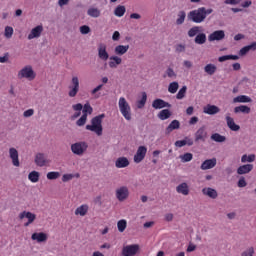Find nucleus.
Segmentation results:
<instances>
[{
    "label": "nucleus",
    "mask_w": 256,
    "mask_h": 256,
    "mask_svg": "<svg viewBox=\"0 0 256 256\" xmlns=\"http://www.w3.org/2000/svg\"><path fill=\"white\" fill-rule=\"evenodd\" d=\"M213 13V9H206L205 7H200L198 9L188 12V20L192 23L200 24L207 19V16Z\"/></svg>",
    "instance_id": "obj_1"
},
{
    "label": "nucleus",
    "mask_w": 256,
    "mask_h": 256,
    "mask_svg": "<svg viewBox=\"0 0 256 256\" xmlns=\"http://www.w3.org/2000/svg\"><path fill=\"white\" fill-rule=\"evenodd\" d=\"M105 118V114H100L93 119H91V125H86V130L90 132H94L95 135L102 136L103 135V126L102 119Z\"/></svg>",
    "instance_id": "obj_2"
},
{
    "label": "nucleus",
    "mask_w": 256,
    "mask_h": 256,
    "mask_svg": "<svg viewBox=\"0 0 256 256\" xmlns=\"http://www.w3.org/2000/svg\"><path fill=\"white\" fill-rule=\"evenodd\" d=\"M118 109L120 110L122 117L125 118L126 121H131V106L124 96H121L120 99H118Z\"/></svg>",
    "instance_id": "obj_3"
},
{
    "label": "nucleus",
    "mask_w": 256,
    "mask_h": 256,
    "mask_svg": "<svg viewBox=\"0 0 256 256\" xmlns=\"http://www.w3.org/2000/svg\"><path fill=\"white\" fill-rule=\"evenodd\" d=\"M36 77V71H34L31 65H25L18 71L19 80L34 81Z\"/></svg>",
    "instance_id": "obj_4"
},
{
    "label": "nucleus",
    "mask_w": 256,
    "mask_h": 256,
    "mask_svg": "<svg viewBox=\"0 0 256 256\" xmlns=\"http://www.w3.org/2000/svg\"><path fill=\"white\" fill-rule=\"evenodd\" d=\"M88 143L85 141H79L74 144H71L70 150L72 154L82 157L84 153L87 152L88 150Z\"/></svg>",
    "instance_id": "obj_5"
},
{
    "label": "nucleus",
    "mask_w": 256,
    "mask_h": 256,
    "mask_svg": "<svg viewBox=\"0 0 256 256\" xmlns=\"http://www.w3.org/2000/svg\"><path fill=\"white\" fill-rule=\"evenodd\" d=\"M80 89V83H79V78L78 76H74L71 78V85L68 86V96L70 98H74L77 96L78 92Z\"/></svg>",
    "instance_id": "obj_6"
},
{
    "label": "nucleus",
    "mask_w": 256,
    "mask_h": 256,
    "mask_svg": "<svg viewBox=\"0 0 256 256\" xmlns=\"http://www.w3.org/2000/svg\"><path fill=\"white\" fill-rule=\"evenodd\" d=\"M19 219L24 220L26 219V222L24 223V227H29L36 221L37 215L35 213H32L30 211H23L19 213Z\"/></svg>",
    "instance_id": "obj_7"
},
{
    "label": "nucleus",
    "mask_w": 256,
    "mask_h": 256,
    "mask_svg": "<svg viewBox=\"0 0 256 256\" xmlns=\"http://www.w3.org/2000/svg\"><path fill=\"white\" fill-rule=\"evenodd\" d=\"M115 196L116 199L120 202L126 201L130 196L129 188H127V186L118 187L115 191Z\"/></svg>",
    "instance_id": "obj_8"
},
{
    "label": "nucleus",
    "mask_w": 256,
    "mask_h": 256,
    "mask_svg": "<svg viewBox=\"0 0 256 256\" xmlns=\"http://www.w3.org/2000/svg\"><path fill=\"white\" fill-rule=\"evenodd\" d=\"M140 246L138 244H131L123 246L121 255L122 256H135L138 254Z\"/></svg>",
    "instance_id": "obj_9"
},
{
    "label": "nucleus",
    "mask_w": 256,
    "mask_h": 256,
    "mask_svg": "<svg viewBox=\"0 0 256 256\" xmlns=\"http://www.w3.org/2000/svg\"><path fill=\"white\" fill-rule=\"evenodd\" d=\"M147 147L145 146H140L137 148L136 154L134 155V162L136 164H140L141 161L145 159V156H147Z\"/></svg>",
    "instance_id": "obj_10"
},
{
    "label": "nucleus",
    "mask_w": 256,
    "mask_h": 256,
    "mask_svg": "<svg viewBox=\"0 0 256 256\" xmlns=\"http://www.w3.org/2000/svg\"><path fill=\"white\" fill-rule=\"evenodd\" d=\"M34 162L35 165H37L40 168L49 166L51 163V161L46 158L45 154L42 153H38L35 155Z\"/></svg>",
    "instance_id": "obj_11"
},
{
    "label": "nucleus",
    "mask_w": 256,
    "mask_h": 256,
    "mask_svg": "<svg viewBox=\"0 0 256 256\" xmlns=\"http://www.w3.org/2000/svg\"><path fill=\"white\" fill-rule=\"evenodd\" d=\"M9 157L11 159L12 165L14 167H19L20 166V161H19V151L15 147H10L9 148Z\"/></svg>",
    "instance_id": "obj_12"
},
{
    "label": "nucleus",
    "mask_w": 256,
    "mask_h": 256,
    "mask_svg": "<svg viewBox=\"0 0 256 256\" xmlns=\"http://www.w3.org/2000/svg\"><path fill=\"white\" fill-rule=\"evenodd\" d=\"M43 33V25H37L36 27H34L28 34V40L32 41L34 39H38L39 37L42 36Z\"/></svg>",
    "instance_id": "obj_13"
},
{
    "label": "nucleus",
    "mask_w": 256,
    "mask_h": 256,
    "mask_svg": "<svg viewBox=\"0 0 256 256\" xmlns=\"http://www.w3.org/2000/svg\"><path fill=\"white\" fill-rule=\"evenodd\" d=\"M225 37H226V33L223 30H218L209 34V36H207V40L209 42L223 41Z\"/></svg>",
    "instance_id": "obj_14"
},
{
    "label": "nucleus",
    "mask_w": 256,
    "mask_h": 256,
    "mask_svg": "<svg viewBox=\"0 0 256 256\" xmlns=\"http://www.w3.org/2000/svg\"><path fill=\"white\" fill-rule=\"evenodd\" d=\"M110 57V54L107 52V46L105 44H100L98 46V58L106 62Z\"/></svg>",
    "instance_id": "obj_15"
},
{
    "label": "nucleus",
    "mask_w": 256,
    "mask_h": 256,
    "mask_svg": "<svg viewBox=\"0 0 256 256\" xmlns=\"http://www.w3.org/2000/svg\"><path fill=\"white\" fill-rule=\"evenodd\" d=\"M151 107H153L154 110H162L165 108H170L171 104L162 99H155V100H153Z\"/></svg>",
    "instance_id": "obj_16"
},
{
    "label": "nucleus",
    "mask_w": 256,
    "mask_h": 256,
    "mask_svg": "<svg viewBox=\"0 0 256 256\" xmlns=\"http://www.w3.org/2000/svg\"><path fill=\"white\" fill-rule=\"evenodd\" d=\"M217 165V158L206 159L202 162L200 169L202 171H207L213 169Z\"/></svg>",
    "instance_id": "obj_17"
},
{
    "label": "nucleus",
    "mask_w": 256,
    "mask_h": 256,
    "mask_svg": "<svg viewBox=\"0 0 256 256\" xmlns=\"http://www.w3.org/2000/svg\"><path fill=\"white\" fill-rule=\"evenodd\" d=\"M32 240L38 244L45 243L49 239V235L44 232H35L32 234Z\"/></svg>",
    "instance_id": "obj_18"
},
{
    "label": "nucleus",
    "mask_w": 256,
    "mask_h": 256,
    "mask_svg": "<svg viewBox=\"0 0 256 256\" xmlns=\"http://www.w3.org/2000/svg\"><path fill=\"white\" fill-rule=\"evenodd\" d=\"M220 112H221V109L218 106L212 105V104H207L203 108V113L210 116L217 115Z\"/></svg>",
    "instance_id": "obj_19"
},
{
    "label": "nucleus",
    "mask_w": 256,
    "mask_h": 256,
    "mask_svg": "<svg viewBox=\"0 0 256 256\" xmlns=\"http://www.w3.org/2000/svg\"><path fill=\"white\" fill-rule=\"evenodd\" d=\"M89 212V205L88 204H82L80 206H77V208L75 209L74 214L77 217H86L88 215Z\"/></svg>",
    "instance_id": "obj_20"
},
{
    "label": "nucleus",
    "mask_w": 256,
    "mask_h": 256,
    "mask_svg": "<svg viewBox=\"0 0 256 256\" xmlns=\"http://www.w3.org/2000/svg\"><path fill=\"white\" fill-rule=\"evenodd\" d=\"M225 121L227 122V126L232 132L240 131V126L235 123V119L232 118L229 114L225 116Z\"/></svg>",
    "instance_id": "obj_21"
},
{
    "label": "nucleus",
    "mask_w": 256,
    "mask_h": 256,
    "mask_svg": "<svg viewBox=\"0 0 256 256\" xmlns=\"http://www.w3.org/2000/svg\"><path fill=\"white\" fill-rule=\"evenodd\" d=\"M208 137V132L205 130V127L202 126L201 128L197 129L195 132V141L199 142L202 141L204 142Z\"/></svg>",
    "instance_id": "obj_22"
},
{
    "label": "nucleus",
    "mask_w": 256,
    "mask_h": 256,
    "mask_svg": "<svg viewBox=\"0 0 256 256\" xmlns=\"http://www.w3.org/2000/svg\"><path fill=\"white\" fill-rule=\"evenodd\" d=\"M108 59H109L108 66L111 69H116L122 64V58L120 56L113 55V56L109 57Z\"/></svg>",
    "instance_id": "obj_23"
},
{
    "label": "nucleus",
    "mask_w": 256,
    "mask_h": 256,
    "mask_svg": "<svg viewBox=\"0 0 256 256\" xmlns=\"http://www.w3.org/2000/svg\"><path fill=\"white\" fill-rule=\"evenodd\" d=\"M114 165L117 169H125L128 168L130 165L129 159L126 157H120L117 158L116 162H114Z\"/></svg>",
    "instance_id": "obj_24"
},
{
    "label": "nucleus",
    "mask_w": 256,
    "mask_h": 256,
    "mask_svg": "<svg viewBox=\"0 0 256 256\" xmlns=\"http://www.w3.org/2000/svg\"><path fill=\"white\" fill-rule=\"evenodd\" d=\"M176 192L178 194H182L183 196H188L190 194L189 184L185 182L178 184V186L176 187Z\"/></svg>",
    "instance_id": "obj_25"
},
{
    "label": "nucleus",
    "mask_w": 256,
    "mask_h": 256,
    "mask_svg": "<svg viewBox=\"0 0 256 256\" xmlns=\"http://www.w3.org/2000/svg\"><path fill=\"white\" fill-rule=\"evenodd\" d=\"M130 46L129 45H118L114 47V54L113 56H123L129 51Z\"/></svg>",
    "instance_id": "obj_26"
},
{
    "label": "nucleus",
    "mask_w": 256,
    "mask_h": 256,
    "mask_svg": "<svg viewBox=\"0 0 256 256\" xmlns=\"http://www.w3.org/2000/svg\"><path fill=\"white\" fill-rule=\"evenodd\" d=\"M252 169H254L253 164L242 165V166L238 167L237 174L238 175H246V174H249L252 171Z\"/></svg>",
    "instance_id": "obj_27"
},
{
    "label": "nucleus",
    "mask_w": 256,
    "mask_h": 256,
    "mask_svg": "<svg viewBox=\"0 0 256 256\" xmlns=\"http://www.w3.org/2000/svg\"><path fill=\"white\" fill-rule=\"evenodd\" d=\"M202 194L211 199H217L218 197V192L214 188H203Z\"/></svg>",
    "instance_id": "obj_28"
},
{
    "label": "nucleus",
    "mask_w": 256,
    "mask_h": 256,
    "mask_svg": "<svg viewBox=\"0 0 256 256\" xmlns=\"http://www.w3.org/2000/svg\"><path fill=\"white\" fill-rule=\"evenodd\" d=\"M179 128H180L179 120H173L172 122H170L169 126H167V128L165 129V133L167 135H170L171 132L178 130Z\"/></svg>",
    "instance_id": "obj_29"
},
{
    "label": "nucleus",
    "mask_w": 256,
    "mask_h": 256,
    "mask_svg": "<svg viewBox=\"0 0 256 256\" xmlns=\"http://www.w3.org/2000/svg\"><path fill=\"white\" fill-rule=\"evenodd\" d=\"M204 72L207 76H213L215 73H217V65L212 63L206 64L204 67Z\"/></svg>",
    "instance_id": "obj_30"
},
{
    "label": "nucleus",
    "mask_w": 256,
    "mask_h": 256,
    "mask_svg": "<svg viewBox=\"0 0 256 256\" xmlns=\"http://www.w3.org/2000/svg\"><path fill=\"white\" fill-rule=\"evenodd\" d=\"M252 99L250 96H246V95H239L233 98V103H251Z\"/></svg>",
    "instance_id": "obj_31"
},
{
    "label": "nucleus",
    "mask_w": 256,
    "mask_h": 256,
    "mask_svg": "<svg viewBox=\"0 0 256 256\" xmlns=\"http://www.w3.org/2000/svg\"><path fill=\"white\" fill-rule=\"evenodd\" d=\"M147 92H142L141 93V99L137 100L136 102V107L137 109H143L145 107V104L147 103Z\"/></svg>",
    "instance_id": "obj_32"
},
{
    "label": "nucleus",
    "mask_w": 256,
    "mask_h": 256,
    "mask_svg": "<svg viewBox=\"0 0 256 256\" xmlns=\"http://www.w3.org/2000/svg\"><path fill=\"white\" fill-rule=\"evenodd\" d=\"M199 34H203V27L195 26L188 30V37H197Z\"/></svg>",
    "instance_id": "obj_33"
},
{
    "label": "nucleus",
    "mask_w": 256,
    "mask_h": 256,
    "mask_svg": "<svg viewBox=\"0 0 256 256\" xmlns=\"http://www.w3.org/2000/svg\"><path fill=\"white\" fill-rule=\"evenodd\" d=\"M87 14L89 15V17L97 19L101 16V10H99L96 7H90L87 11Z\"/></svg>",
    "instance_id": "obj_34"
},
{
    "label": "nucleus",
    "mask_w": 256,
    "mask_h": 256,
    "mask_svg": "<svg viewBox=\"0 0 256 256\" xmlns=\"http://www.w3.org/2000/svg\"><path fill=\"white\" fill-rule=\"evenodd\" d=\"M40 177L41 174L35 170L28 174V180L30 181V183H38Z\"/></svg>",
    "instance_id": "obj_35"
},
{
    "label": "nucleus",
    "mask_w": 256,
    "mask_h": 256,
    "mask_svg": "<svg viewBox=\"0 0 256 256\" xmlns=\"http://www.w3.org/2000/svg\"><path fill=\"white\" fill-rule=\"evenodd\" d=\"M171 111L168 109H164L158 113V118L160 121H166L169 120L171 117Z\"/></svg>",
    "instance_id": "obj_36"
},
{
    "label": "nucleus",
    "mask_w": 256,
    "mask_h": 256,
    "mask_svg": "<svg viewBox=\"0 0 256 256\" xmlns=\"http://www.w3.org/2000/svg\"><path fill=\"white\" fill-rule=\"evenodd\" d=\"M234 113H244V114H250L251 113V108L246 105H240L238 107H234Z\"/></svg>",
    "instance_id": "obj_37"
},
{
    "label": "nucleus",
    "mask_w": 256,
    "mask_h": 256,
    "mask_svg": "<svg viewBox=\"0 0 256 256\" xmlns=\"http://www.w3.org/2000/svg\"><path fill=\"white\" fill-rule=\"evenodd\" d=\"M238 59H240V56H238V55H224V56H220L218 58V62L224 63L229 60L237 61Z\"/></svg>",
    "instance_id": "obj_38"
},
{
    "label": "nucleus",
    "mask_w": 256,
    "mask_h": 256,
    "mask_svg": "<svg viewBox=\"0 0 256 256\" xmlns=\"http://www.w3.org/2000/svg\"><path fill=\"white\" fill-rule=\"evenodd\" d=\"M207 42V34L200 33L195 37L196 45H204Z\"/></svg>",
    "instance_id": "obj_39"
},
{
    "label": "nucleus",
    "mask_w": 256,
    "mask_h": 256,
    "mask_svg": "<svg viewBox=\"0 0 256 256\" xmlns=\"http://www.w3.org/2000/svg\"><path fill=\"white\" fill-rule=\"evenodd\" d=\"M255 160H256V155L255 154H250V155L243 154L242 158H241V162L243 164H245V163H252Z\"/></svg>",
    "instance_id": "obj_40"
},
{
    "label": "nucleus",
    "mask_w": 256,
    "mask_h": 256,
    "mask_svg": "<svg viewBox=\"0 0 256 256\" xmlns=\"http://www.w3.org/2000/svg\"><path fill=\"white\" fill-rule=\"evenodd\" d=\"M211 140L215 143H224L226 142V136H222L219 133H214L211 135Z\"/></svg>",
    "instance_id": "obj_41"
},
{
    "label": "nucleus",
    "mask_w": 256,
    "mask_h": 256,
    "mask_svg": "<svg viewBox=\"0 0 256 256\" xmlns=\"http://www.w3.org/2000/svg\"><path fill=\"white\" fill-rule=\"evenodd\" d=\"M185 19H186V12L185 11H179L178 15H177L176 24L178 26L184 24L185 23Z\"/></svg>",
    "instance_id": "obj_42"
},
{
    "label": "nucleus",
    "mask_w": 256,
    "mask_h": 256,
    "mask_svg": "<svg viewBox=\"0 0 256 256\" xmlns=\"http://www.w3.org/2000/svg\"><path fill=\"white\" fill-rule=\"evenodd\" d=\"M179 159L182 163H189L190 161H193V154L187 152L185 154L179 155Z\"/></svg>",
    "instance_id": "obj_43"
},
{
    "label": "nucleus",
    "mask_w": 256,
    "mask_h": 256,
    "mask_svg": "<svg viewBox=\"0 0 256 256\" xmlns=\"http://www.w3.org/2000/svg\"><path fill=\"white\" fill-rule=\"evenodd\" d=\"M126 227H127V221L125 219L118 220V222H117L118 232L124 233L126 230Z\"/></svg>",
    "instance_id": "obj_44"
},
{
    "label": "nucleus",
    "mask_w": 256,
    "mask_h": 256,
    "mask_svg": "<svg viewBox=\"0 0 256 256\" xmlns=\"http://www.w3.org/2000/svg\"><path fill=\"white\" fill-rule=\"evenodd\" d=\"M79 176H80L79 174H76V175L71 174V173L63 174L62 175V182L63 183H68L69 181L73 180L75 177L79 178Z\"/></svg>",
    "instance_id": "obj_45"
},
{
    "label": "nucleus",
    "mask_w": 256,
    "mask_h": 256,
    "mask_svg": "<svg viewBox=\"0 0 256 256\" xmlns=\"http://www.w3.org/2000/svg\"><path fill=\"white\" fill-rule=\"evenodd\" d=\"M179 90V82H170L168 86V92L170 94H175Z\"/></svg>",
    "instance_id": "obj_46"
},
{
    "label": "nucleus",
    "mask_w": 256,
    "mask_h": 256,
    "mask_svg": "<svg viewBox=\"0 0 256 256\" xmlns=\"http://www.w3.org/2000/svg\"><path fill=\"white\" fill-rule=\"evenodd\" d=\"M254 255H255V248H254V246H248L241 253V256H254Z\"/></svg>",
    "instance_id": "obj_47"
},
{
    "label": "nucleus",
    "mask_w": 256,
    "mask_h": 256,
    "mask_svg": "<svg viewBox=\"0 0 256 256\" xmlns=\"http://www.w3.org/2000/svg\"><path fill=\"white\" fill-rule=\"evenodd\" d=\"M126 8L125 6H117L116 9H114V15H116L118 18H121L125 15Z\"/></svg>",
    "instance_id": "obj_48"
},
{
    "label": "nucleus",
    "mask_w": 256,
    "mask_h": 256,
    "mask_svg": "<svg viewBox=\"0 0 256 256\" xmlns=\"http://www.w3.org/2000/svg\"><path fill=\"white\" fill-rule=\"evenodd\" d=\"M46 177L50 181L56 180V179H59L61 177V173L57 172V171H51V172L47 173Z\"/></svg>",
    "instance_id": "obj_49"
},
{
    "label": "nucleus",
    "mask_w": 256,
    "mask_h": 256,
    "mask_svg": "<svg viewBox=\"0 0 256 256\" xmlns=\"http://www.w3.org/2000/svg\"><path fill=\"white\" fill-rule=\"evenodd\" d=\"M92 112H93V108H92L91 104L86 103L84 105V107H82V115L88 116V115H91Z\"/></svg>",
    "instance_id": "obj_50"
},
{
    "label": "nucleus",
    "mask_w": 256,
    "mask_h": 256,
    "mask_svg": "<svg viewBox=\"0 0 256 256\" xmlns=\"http://www.w3.org/2000/svg\"><path fill=\"white\" fill-rule=\"evenodd\" d=\"M13 34H14V29H13V27L6 26V27H5V31H4V37H5L6 39H10L11 37H13Z\"/></svg>",
    "instance_id": "obj_51"
},
{
    "label": "nucleus",
    "mask_w": 256,
    "mask_h": 256,
    "mask_svg": "<svg viewBox=\"0 0 256 256\" xmlns=\"http://www.w3.org/2000/svg\"><path fill=\"white\" fill-rule=\"evenodd\" d=\"M102 88H103V84H100L96 86L93 90H91V95L94 96V99H98L99 97H101V95L97 92L101 91Z\"/></svg>",
    "instance_id": "obj_52"
},
{
    "label": "nucleus",
    "mask_w": 256,
    "mask_h": 256,
    "mask_svg": "<svg viewBox=\"0 0 256 256\" xmlns=\"http://www.w3.org/2000/svg\"><path fill=\"white\" fill-rule=\"evenodd\" d=\"M186 92H187V86H183L181 89H179V91L176 95V98L179 100L184 99Z\"/></svg>",
    "instance_id": "obj_53"
},
{
    "label": "nucleus",
    "mask_w": 256,
    "mask_h": 256,
    "mask_svg": "<svg viewBox=\"0 0 256 256\" xmlns=\"http://www.w3.org/2000/svg\"><path fill=\"white\" fill-rule=\"evenodd\" d=\"M87 117L86 114H82L79 120H77L76 125L79 127H83L85 123H87Z\"/></svg>",
    "instance_id": "obj_54"
},
{
    "label": "nucleus",
    "mask_w": 256,
    "mask_h": 256,
    "mask_svg": "<svg viewBox=\"0 0 256 256\" xmlns=\"http://www.w3.org/2000/svg\"><path fill=\"white\" fill-rule=\"evenodd\" d=\"M165 75H167V77L172 79H176L177 77L176 72L171 67L167 68V70L165 71Z\"/></svg>",
    "instance_id": "obj_55"
},
{
    "label": "nucleus",
    "mask_w": 256,
    "mask_h": 256,
    "mask_svg": "<svg viewBox=\"0 0 256 256\" xmlns=\"http://www.w3.org/2000/svg\"><path fill=\"white\" fill-rule=\"evenodd\" d=\"M237 186L239 188H244L247 187V182L244 176H241V178H239L238 182H237Z\"/></svg>",
    "instance_id": "obj_56"
},
{
    "label": "nucleus",
    "mask_w": 256,
    "mask_h": 256,
    "mask_svg": "<svg viewBox=\"0 0 256 256\" xmlns=\"http://www.w3.org/2000/svg\"><path fill=\"white\" fill-rule=\"evenodd\" d=\"M80 33L82 35H87L88 33H91V27L87 26V25H83L80 27Z\"/></svg>",
    "instance_id": "obj_57"
},
{
    "label": "nucleus",
    "mask_w": 256,
    "mask_h": 256,
    "mask_svg": "<svg viewBox=\"0 0 256 256\" xmlns=\"http://www.w3.org/2000/svg\"><path fill=\"white\" fill-rule=\"evenodd\" d=\"M242 1L243 0H225L224 4H226V5H240V3Z\"/></svg>",
    "instance_id": "obj_58"
},
{
    "label": "nucleus",
    "mask_w": 256,
    "mask_h": 256,
    "mask_svg": "<svg viewBox=\"0 0 256 256\" xmlns=\"http://www.w3.org/2000/svg\"><path fill=\"white\" fill-rule=\"evenodd\" d=\"M33 115H34V110L33 109H28V110L23 112V117L24 118H29V117H32Z\"/></svg>",
    "instance_id": "obj_59"
},
{
    "label": "nucleus",
    "mask_w": 256,
    "mask_h": 256,
    "mask_svg": "<svg viewBox=\"0 0 256 256\" xmlns=\"http://www.w3.org/2000/svg\"><path fill=\"white\" fill-rule=\"evenodd\" d=\"M251 51L247 47H243L241 50H239L238 55L239 56H245L247 53H250Z\"/></svg>",
    "instance_id": "obj_60"
},
{
    "label": "nucleus",
    "mask_w": 256,
    "mask_h": 256,
    "mask_svg": "<svg viewBox=\"0 0 256 256\" xmlns=\"http://www.w3.org/2000/svg\"><path fill=\"white\" fill-rule=\"evenodd\" d=\"M174 146L181 148L186 146V140H177L176 143H174Z\"/></svg>",
    "instance_id": "obj_61"
},
{
    "label": "nucleus",
    "mask_w": 256,
    "mask_h": 256,
    "mask_svg": "<svg viewBox=\"0 0 256 256\" xmlns=\"http://www.w3.org/2000/svg\"><path fill=\"white\" fill-rule=\"evenodd\" d=\"M176 52L177 53H182L185 52V45L179 44L176 46Z\"/></svg>",
    "instance_id": "obj_62"
},
{
    "label": "nucleus",
    "mask_w": 256,
    "mask_h": 256,
    "mask_svg": "<svg viewBox=\"0 0 256 256\" xmlns=\"http://www.w3.org/2000/svg\"><path fill=\"white\" fill-rule=\"evenodd\" d=\"M249 51H256V42H252L250 45L245 46Z\"/></svg>",
    "instance_id": "obj_63"
},
{
    "label": "nucleus",
    "mask_w": 256,
    "mask_h": 256,
    "mask_svg": "<svg viewBox=\"0 0 256 256\" xmlns=\"http://www.w3.org/2000/svg\"><path fill=\"white\" fill-rule=\"evenodd\" d=\"M249 51H256V42H252L250 45L245 46Z\"/></svg>",
    "instance_id": "obj_64"
}]
</instances>
